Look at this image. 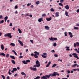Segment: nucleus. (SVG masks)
<instances>
[{"instance_id":"obj_1","label":"nucleus","mask_w":79,"mask_h":79,"mask_svg":"<svg viewBox=\"0 0 79 79\" xmlns=\"http://www.w3.org/2000/svg\"><path fill=\"white\" fill-rule=\"evenodd\" d=\"M55 74H54V73H53V74H50L48 75H46L45 76H43L42 77H41V79H47V78H48V79H50V76H51V77H53V76L55 77Z\"/></svg>"},{"instance_id":"obj_2","label":"nucleus","mask_w":79,"mask_h":79,"mask_svg":"<svg viewBox=\"0 0 79 79\" xmlns=\"http://www.w3.org/2000/svg\"><path fill=\"white\" fill-rule=\"evenodd\" d=\"M4 36L5 37H7L9 38V39H11V38H12V35H11V33L5 34L4 35Z\"/></svg>"},{"instance_id":"obj_3","label":"nucleus","mask_w":79,"mask_h":79,"mask_svg":"<svg viewBox=\"0 0 79 79\" xmlns=\"http://www.w3.org/2000/svg\"><path fill=\"white\" fill-rule=\"evenodd\" d=\"M78 55L77 54L74 53L72 54V55L73 56H74L73 57H74V58H77V60H79V58L78 57V56H77Z\"/></svg>"},{"instance_id":"obj_4","label":"nucleus","mask_w":79,"mask_h":79,"mask_svg":"<svg viewBox=\"0 0 79 79\" xmlns=\"http://www.w3.org/2000/svg\"><path fill=\"white\" fill-rule=\"evenodd\" d=\"M43 55H41V56L43 58H47V54L46 53H43Z\"/></svg>"},{"instance_id":"obj_5","label":"nucleus","mask_w":79,"mask_h":79,"mask_svg":"<svg viewBox=\"0 0 79 79\" xmlns=\"http://www.w3.org/2000/svg\"><path fill=\"white\" fill-rule=\"evenodd\" d=\"M49 40H57V38H53L52 37H51V38H49Z\"/></svg>"},{"instance_id":"obj_6","label":"nucleus","mask_w":79,"mask_h":79,"mask_svg":"<svg viewBox=\"0 0 79 79\" xmlns=\"http://www.w3.org/2000/svg\"><path fill=\"white\" fill-rule=\"evenodd\" d=\"M76 66L77 68H78L79 66V65H77V64H75L73 65H72V67H73V68H76Z\"/></svg>"},{"instance_id":"obj_7","label":"nucleus","mask_w":79,"mask_h":79,"mask_svg":"<svg viewBox=\"0 0 79 79\" xmlns=\"http://www.w3.org/2000/svg\"><path fill=\"white\" fill-rule=\"evenodd\" d=\"M40 66V63L39 64H36L33 66V67H37V68H39Z\"/></svg>"},{"instance_id":"obj_8","label":"nucleus","mask_w":79,"mask_h":79,"mask_svg":"<svg viewBox=\"0 0 79 79\" xmlns=\"http://www.w3.org/2000/svg\"><path fill=\"white\" fill-rule=\"evenodd\" d=\"M38 21H39V23H40L41 21H43V18L41 17L38 20Z\"/></svg>"},{"instance_id":"obj_9","label":"nucleus","mask_w":79,"mask_h":79,"mask_svg":"<svg viewBox=\"0 0 79 79\" xmlns=\"http://www.w3.org/2000/svg\"><path fill=\"white\" fill-rule=\"evenodd\" d=\"M18 41L19 43L20 44V45H21V46H23V45H24L23 43L22 42H21V40H18Z\"/></svg>"},{"instance_id":"obj_10","label":"nucleus","mask_w":79,"mask_h":79,"mask_svg":"<svg viewBox=\"0 0 79 79\" xmlns=\"http://www.w3.org/2000/svg\"><path fill=\"white\" fill-rule=\"evenodd\" d=\"M64 8H65V9H66L67 10H69V5H68L65 6Z\"/></svg>"},{"instance_id":"obj_11","label":"nucleus","mask_w":79,"mask_h":79,"mask_svg":"<svg viewBox=\"0 0 79 79\" xmlns=\"http://www.w3.org/2000/svg\"><path fill=\"white\" fill-rule=\"evenodd\" d=\"M0 55L1 56H6V55H5V54L1 52L0 53Z\"/></svg>"},{"instance_id":"obj_12","label":"nucleus","mask_w":79,"mask_h":79,"mask_svg":"<svg viewBox=\"0 0 79 79\" xmlns=\"http://www.w3.org/2000/svg\"><path fill=\"white\" fill-rule=\"evenodd\" d=\"M69 35H70V36L71 38H73V34H72V33L71 32H69Z\"/></svg>"},{"instance_id":"obj_13","label":"nucleus","mask_w":79,"mask_h":79,"mask_svg":"<svg viewBox=\"0 0 79 79\" xmlns=\"http://www.w3.org/2000/svg\"><path fill=\"white\" fill-rule=\"evenodd\" d=\"M55 17H58L59 16V12H57L56 13Z\"/></svg>"},{"instance_id":"obj_14","label":"nucleus","mask_w":79,"mask_h":79,"mask_svg":"<svg viewBox=\"0 0 79 79\" xmlns=\"http://www.w3.org/2000/svg\"><path fill=\"white\" fill-rule=\"evenodd\" d=\"M54 73L55 75V76H59V73H58L57 72H54Z\"/></svg>"},{"instance_id":"obj_15","label":"nucleus","mask_w":79,"mask_h":79,"mask_svg":"<svg viewBox=\"0 0 79 79\" xmlns=\"http://www.w3.org/2000/svg\"><path fill=\"white\" fill-rule=\"evenodd\" d=\"M46 19L48 21H51V19H52V17H50L49 18H46Z\"/></svg>"},{"instance_id":"obj_16","label":"nucleus","mask_w":79,"mask_h":79,"mask_svg":"<svg viewBox=\"0 0 79 79\" xmlns=\"http://www.w3.org/2000/svg\"><path fill=\"white\" fill-rule=\"evenodd\" d=\"M44 27L46 29H47V30H48L50 29V27H48V26H45Z\"/></svg>"},{"instance_id":"obj_17","label":"nucleus","mask_w":79,"mask_h":79,"mask_svg":"<svg viewBox=\"0 0 79 79\" xmlns=\"http://www.w3.org/2000/svg\"><path fill=\"white\" fill-rule=\"evenodd\" d=\"M10 57L12 59H13L14 60H15V56H10Z\"/></svg>"},{"instance_id":"obj_18","label":"nucleus","mask_w":79,"mask_h":79,"mask_svg":"<svg viewBox=\"0 0 79 79\" xmlns=\"http://www.w3.org/2000/svg\"><path fill=\"white\" fill-rule=\"evenodd\" d=\"M51 64V61L49 62L48 64L46 65V67H48L50 66V64Z\"/></svg>"},{"instance_id":"obj_19","label":"nucleus","mask_w":79,"mask_h":79,"mask_svg":"<svg viewBox=\"0 0 79 79\" xmlns=\"http://www.w3.org/2000/svg\"><path fill=\"white\" fill-rule=\"evenodd\" d=\"M35 63L36 64H40V62L38 60H37L35 61Z\"/></svg>"},{"instance_id":"obj_20","label":"nucleus","mask_w":79,"mask_h":79,"mask_svg":"<svg viewBox=\"0 0 79 79\" xmlns=\"http://www.w3.org/2000/svg\"><path fill=\"white\" fill-rule=\"evenodd\" d=\"M66 48H67L66 49V51H68V50L69 51V50H70V49H69V47H68V46H66Z\"/></svg>"},{"instance_id":"obj_21","label":"nucleus","mask_w":79,"mask_h":79,"mask_svg":"<svg viewBox=\"0 0 79 79\" xmlns=\"http://www.w3.org/2000/svg\"><path fill=\"white\" fill-rule=\"evenodd\" d=\"M34 57H35V58H39V56H37V54H35L34 55Z\"/></svg>"},{"instance_id":"obj_22","label":"nucleus","mask_w":79,"mask_h":79,"mask_svg":"<svg viewBox=\"0 0 79 79\" xmlns=\"http://www.w3.org/2000/svg\"><path fill=\"white\" fill-rule=\"evenodd\" d=\"M66 16H68V17H69V15H68V12L67 11H65V13Z\"/></svg>"},{"instance_id":"obj_23","label":"nucleus","mask_w":79,"mask_h":79,"mask_svg":"<svg viewBox=\"0 0 79 79\" xmlns=\"http://www.w3.org/2000/svg\"><path fill=\"white\" fill-rule=\"evenodd\" d=\"M11 62L12 63L14 64H16V63H15V61L13 60H11Z\"/></svg>"},{"instance_id":"obj_24","label":"nucleus","mask_w":79,"mask_h":79,"mask_svg":"<svg viewBox=\"0 0 79 79\" xmlns=\"http://www.w3.org/2000/svg\"><path fill=\"white\" fill-rule=\"evenodd\" d=\"M34 53H35V54H37V55H40L39 52H38L37 51H35L34 52Z\"/></svg>"},{"instance_id":"obj_25","label":"nucleus","mask_w":79,"mask_h":79,"mask_svg":"<svg viewBox=\"0 0 79 79\" xmlns=\"http://www.w3.org/2000/svg\"><path fill=\"white\" fill-rule=\"evenodd\" d=\"M22 63H24V64H27V63H27V62H26V61H25V60H23L22 61Z\"/></svg>"},{"instance_id":"obj_26","label":"nucleus","mask_w":79,"mask_h":79,"mask_svg":"<svg viewBox=\"0 0 79 79\" xmlns=\"http://www.w3.org/2000/svg\"><path fill=\"white\" fill-rule=\"evenodd\" d=\"M1 47L2 50H4V46H3V45L2 44L1 45Z\"/></svg>"},{"instance_id":"obj_27","label":"nucleus","mask_w":79,"mask_h":79,"mask_svg":"<svg viewBox=\"0 0 79 79\" xmlns=\"http://www.w3.org/2000/svg\"><path fill=\"white\" fill-rule=\"evenodd\" d=\"M10 45H11V46H13V47H15V44L13 43H10Z\"/></svg>"},{"instance_id":"obj_28","label":"nucleus","mask_w":79,"mask_h":79,"mask_svg":"<svg viewBox=\"0 0 79 79\" xmlns=\"http://www.w3.org/2000/svg\"><path fill=\"white\" fill-rule=\"evenodd\" d=\"M12 52L14 53V54L15 55H17V53H16V52H15V51L14 50H12Z\"/></svg>"},{"instance_id":"obj_29","label":"nucleus","mask_w":79,"mask_h":79,"mask_svg":"<svg viewBox=\"0 0 79 79\" xmlns=\"http://www.w3.org/2000/svg\"><path fill=\"white\" fill-rule=\"evenodd\" d=\"M40 78V77L37 76L34 79H39Z\"/></svg>"},{"instance_id":"obj_30","label":"nucleus","mask_w":79,"mask_h":79,"mask_svg":"<svg viewBox=\"0 0 79 79\" xmlns=\"http://www.w3.org/2000/svg\"><path fill=\"white\" fill-rule=\"evenodd\" d=\"M55 66H56V64H54L52 65V68H54V67H55Z\"/></svg>"},{"instance_id":"obj_31","label":"nucleus","mask_w":79,"mask_h":79,"mask_svg":"<svg viewBox=\"0 0 79 79\" xmlns=\"http://www.w3.org/2000/svg\"><path fill=\"white\" fill-rule=\"evenodd\" d=\"M33 71H37V68H36V67L33 68Z\"/></svg>"},{"instance_id":"obj_32","label":"nucleus","mask_w":79,"mask_h":79,"mask_svg":"<svg viewBox=\"0 0 79 79\" xmlns=\"http://www.w3.org/2000/svg\"><path fill=\"white\" fill-rule=\"evenodd\" d=\"M13 70L14 71H17V69H16V68H13Z\"/></svg>"},{"instance_id":"obj_33","label":"nucleus","mask_w":79,"mask_h":79,"mask_svg":"<svg viewBox=\"0 0 79 79\" xmlns=\"http://www.w3.org/2000/svg\"><path fill=\"white\" fill-rule=\"evenodd\" d=\"M39 3H40V2H39V1H38L36 2V5H39Z\"/></svg>"},{"instance_id":"obj_34","label":"nucleus","mask_w":79,"mask_h":79,"mask_svg":"<svg viewBox=\"0 0 79 79\" xmlns=\"http://www.w3.org/2000/svg\"><path fill=\"white\" fill-rule=\"evenodd\" d=\"M59 5L60 6H63V4H62V3H59Z\"/></svg>"},{"instance_id":"obj_35","label":"nucleus","mask_w":79,"mask_h":79,"mask_svg":"<svg viewBox=\"0 0 79 79\" xmlns=\"http://www.w3.org/2000/svg\"><path fill=\"white\" fill-rule=\"evenodd\" d=\"M4 22V20H2V21H0V24H2V23H3Z\"/></svg>"},{"instance_id":"obj_36","label":"nucleus","mask_w":79,"mask_h":79,"mask_svg":"<svg viewBox=\"0 0 79 79\" xmlns=\"http://www.w3.org/2000/svg\"><path fill=\"white\" fill-rule=\"evenodd\" d=\"M53 45L54 47H56V43H54L53 44Z\"/></svg>"},{"instance_id":"obj_37","label":"nucleus","mask_w":79,"mask_h":79,"mask_svg":"<svg viewBox=\"0 0 79 79\" xmlns=\"http://www.w3.org/2000/svg\"><path fill=\"white\" fill-rule=\"evenodd\" d=\"M50 10L51 11L54 12L55 11V10L53 8H52Z\"/></svg>"},{"instance_id":"obj_38","label":"nucleus","mask_w":79,"mask_h":79,"mask_svg":"<svg viewBox=\"0 0 79 79\" xmlns=\"http://www.w3.org/2000/svg\"><path fill=\"white\" fill-rule=\"evenodd\" d=\"M46 16V14H43L42 15V17H44L45 16Z\"/></svg>"},{"instance_id":"obj_39","label":"nucleus","mask_w":79,"mask_h":79,"mask_svg":"<svg viewBox=\"0 0 79 79\" xmlns=\"http://www.w3.org/2000/svg\"><path fill=\"white\" fill-rule=\"evenodd\" d=\"M76 45H77V47H79V42H77L76 43Z\"/></svg>"},{"instance_id":"obj_40","label":"nucleus","mask_w":79,"mask_h":79,"mask_svg":"<svg viewBox=\"0 0 79 79\" xmlns=\"http://www.w3.org/2000/svg\"><path fill=\"white\" fill-rule=\"evenodd\" d=\"M74 29L77 30V29H79V28L78 27H74Z\"/></svg>"},{"instance_id":"obj_41","label":"nucleus","mask_w":79,"mask_h":79,"mask_svg":"<svg viewBox=\"0 0 79 79\" xmlns=\"http://www.w3.org/2000/svg\"><path fill=\"white\" fill-rule=\"evenodd\" d=\"M1 76L2 77L3 79H5V77L3 75H2Z\"/></svg>"},{"instance_id":"obj_42","label":"nucleus","mask_w":79,"mask_h":79,"mask_svg":"<svg viewBox=\"0 0 79 79\" xmlns=\"http://www.w3.org/2000/svg\"><path fill=\"white\" fill-rule=\"evenodd\" d=\"M26 62H31V61H30L29 60H26Z\"/></svg>"},{"instance_id":"obj_43","label":"nucleus","mask_w":79,"mask_h":79,"mask_svg":"<svg viewBox=\"0 0 79 79\" xmlns=\"http://www.w3.org/2000/svg\"><path fill=\"white\" fill-rule=\"evenodd\" d=\"M21 74L22 75H25V73H24V72H22L21 73Z\"/></svg>"},{"instance_id":"obj_44","label":"nucleus","mask_w":79,"mask_h":79,"mask_svg":"<svg viewBox=\"0 0 79 79\" xmlns=\"http://www.w3.org/2000/svg\"><path fill=\"white\" fill-rule=\"evenodd\" d=\"M8 19V16H6L5 17L4 19H6L7 20V19Z\"/></svg>"},{"instance_id":"obj_45","label":"nucleus","mask_w":79,"mask_h":79,"mask_svg":"<svg viewBox=\"0 0 79 79\" xmlns=\"http://www.w3.org/2000/svg\"><path fill=\"white\" fill-rule=\"evenodd\" d=\"M10 55H9V54H7L6 55V57L7 58H8V57H9Z\"/></svg>"},{"instance_id":"obj_46","label":"nucleus","mask_w":79,"mask_h":79,"mask_svg":"<svg viewBox=\"0 0 79 79\" xmlns=\"http://www.w3.org/2000/svg\"><path fill=\"white\" fill-rule=\"evenodd\" d=\"M77 44H76V43H74V47H76L77 46Z\"/></svg>"},{"instance_id":"obj_47","label":"nucleus","mask_w":79,"mask_h":79,"mask_svg":"<svg viewBox=\"0 0 79 79\" xmlns=\"http://www.w3.org/2000/svg\"><path fill=\"white\" fill-rule=\"evenodd\" d=\"M67 33L66 32H64V34H65V36H68V35H67Z\"/></svg>"},{"instance_id":"obj_48","label":"nucleus","mask_w":79,"mask_h":79,"mask_svg":"<svg viewBox=\"0 0 79 79\" xmlns=\"http://www.w3.org/2000/svg\"><path fill=\"white\" fill-rule=\"evenodd\" d=\"M15 9H17V8H18V6H15Z\"/></svg>"},{"instance_id":"obj_49","label":"nucleus","mask_w":79,"mask_h":79,"mask_svg":"<svg viewBox=\"0 0 79 79\" xmlns=\"http://www.w3.org/2000/svg\"><path fill=\"white\" fill-rule=\"evenodd\" d=\"M19 32L20 34H21L22 33V31H21V30H19Z\"/></svg>"},{"instance_id":"obj_50","label":"nucleus","mask_w":79,"mask_h":79,"mask_svg":"<svg viewBox=\"0 0 79 79\" xmlns=\"http://www.w3.org/2000/svg\"><path fill=\"white\" fill-rule=\"evenodd\" d=\"M19 58H23V56H20L19 57Z\"/></svg>"},{"instance_id":"obj_51","label":"nucleus","mask_w":79,"mask_h":79,"mask_svg":"<svg viewBox=\"0 0 79 79\" xmlns=\"http://www.w3.org/2000/svg\"><path fill=\"white\" fill-rule=\"evenodd\" d=\"M63 2H64V1L63 0H60V3H63Z\"/></svg>"},{"instance_id":"obj_52","label":"nucleus","mask_w":79,"mask_h":79,"mask_svg":"<svg viewBox=\"0 0 79 79\" xmlns=\"http://www.w3.org/2000/svg\"><path fill=\"white\" fill-rule=\"evenodd\" d=\"M51 52H52V53H54V52H55V50H52L51 51Z\"/></svg>"},{"instance_id":"obj_53","label":"nucleus","mask_w":79,"mask_h":79,"mask_svg":"<svg viewBox=\"0 0 79 79\" xmlns=\"http://www.w3.org/2000/svg\"><path fill=\"white\" fill-rule=\"evenodd\" d=\"M67 72L68 73H69V74H70V73H71V72L69 70L67 71Z\"/></svg>"},{"instance_id":"obj_54","label":"nucleus","mask_w":79,"mask_h":79,"mask_svg":"<svg viewBox=\"0 0 79 79\" xmlns=\"http://www.w3.org/2000/svg\"><path fill=\"white\" fill-rule=\"evenodd\" d=\"M54 56L55 57H58V55L57 54L54 55Z\"/></svg>"},{"instance_id":"obj_55","label":"nucleus","mask_w":79,"mask_h":79,"mask_svg":"<svg viewBox=\"0 0 79 79\" xmlns=\"http://www.w3.org/2000/svg\"><path fill=\"white\" fill-rule=\"evenodd\" d=\"M30 42L32 43L33 44V40H30Z\"/></svg>"},{"instance_id":"obj_56","label":"nucleus","mask_w":79,"mask_h":79,"mask_svg":"<svg viewBox=\"0 0 79 79\" xmlns=\"http://www.w3.org/2000/svg\"><path fill=\"white\" fill-rule=\"evenodd\" d=\"M18 76V73H16V74L14 75V77H16V76Z\"/></svg>"},{"instance_id":"obj_57","label":"nucleus","mask_w":79,"mask_h":79,"mask_svg":"<svg viewBox=\"0 0 79 79\" xmlns=\"http://www.w3.org/2000/svg\"><path fill=\"white\" fill-rule=\"evenodd\" d=\"M77 70V69H73V71H76Z\"/></svg>"},{"instance_id":"obj_58","label":"nucleus","mask_w":79,"mask_h":79,"mask_svg":"<svg viewBox=\"0 0 79 79\" xmlns=\"http://www.w3.org/2000/svg\"><path fill=\"white\" fill-rule=\"evenodd\" d=\"M3 18V16L2 15H0V19H2Z\"/></svg>"},{"instance_id":"obj_59","label":"nucleus","mask_w":79,"mask_h":79,"mask_svg":"<svg viewBox=\"0 0 79 79\" xmlns=\"http://www.w3.org/2000/svg\"><path fill=\"white\" fill-rule=\"evenodd\" d=\"M30 69H31V70H33V68L32 67H30Z\"/></svg>"},{"instance_id":"obj_60","label":"nucleus","mask_w":79,"mask_h":79,"mask_svg":"<svg viewBox=\"0 0 79 79\" xmlns=\"http://www.w3.org/2000/svg\"><path fill=\"white\" fill-rule=\"evenodd\" d=\"M77 13H79V9H77Z\"/></svg>"},{"instance_id":"obj_61","label":"nucleus","mask_w":79,"mask_h":79,"mask_svg":"<svg viewBox=\"0 0 79 79\" xmlns=\"http://www.w3.org/2000/svg\"><path fill=\"white\" fill-rule=\"evenodd\" d=\"M17 69L18 70H19V69H20V68H19V67H18L17 68Z\"/></svg>"},{"instance_id":"obj_62","label":"nucleus","mask_w":79,"mask_h":79,"mask_svg":"<svg viewBox=\"0 0 79 79\" xmlns=\"http://www.w3.org/2000/svg\"><path fill=\"white\" fill-rule=\"evenodd\" d=\"M10 26H11V27L12 26V23H10Z\"/></svg>"},{"instance_id":"obj_63","label":"nucleus","mask_w":79,"mask_h":79,"mask_svg":"<svg viewBox=\"0 0 79 79\" xmlns=\"http://www.w3.org/2000/svg\"><path fill=\"white\" fill-rule=\"evenodd\" d=\"M77 53H79V50H77Z\"/></svg>"},{"instance_id":"obj_64","label":"nucleus","mask_w":79,"mask_h":79,"mask_svg":"<svg viewBox=\"0 0 79 79\" xmlns=\"http://www.w3.org/2000/svg\"><path fill=\"white\" fill-rule=\"evenodd\" d=\"M77 26H79V24H76Z\"/></svg>"}]
</instances>
